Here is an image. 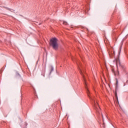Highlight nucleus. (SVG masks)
Wrapping results in <instances>:
<instances>
[{
    "instance_id": "obj_1",
    "label": "nucleus",
    "mask_w": 128,
    "mask_h": 128,
    "mask_svg": "<svg viewBox=\"0 0 128 128\" xmlns=\"http://www.w3.org/2000/svg\"><path fill=\"white\" fill-rule=\"evenodd\" d=\"M49 44L50 46H52L54 50H58V38H52V39H50Z\"/></svg>"
},
{
    "instance_id": "obj_2",
    "label": "nucleus",
    "mask_w": 128,
    "mask_h": 128,
    "mask_svg": "<svg viewBox=\"0 0 128 128\" xmlns=\"http://www.w3.org/2000/svg\"><path fill=\"white\" fill-rule=\"evenodd\" d=\"M116 88H115V92H114V96L116 100H118V78H116Z\"/></svg>"
},
{
    "instance_id": "obj_3",
    "label": "nucleus",
    "mask_w": 128,
    "mask_h": 128,
    "mask_svg": "<svg viewBox=\"0 0 128 128\" xmlns=\"http://www.w3.org/2000/svg\"><path fill=\"white\" fill-rule=\"evenodd\" d=\"M118 64L119 66H121L122 68V70H126V67H124V65H122V64H120V59H116V66H118Z\"/></svg>"
},
{
    "instance_id": "obj_4",
    "label": "nucleus",
    "mask_w": 128,
    "mask_h": 128,
    "mask_svg": "<svg viewBox=\"0 0 128 128\" xmlns=\"http://www.w3.org/2000/svg\"><path fill=\"white\" fill-rule=\"evenodd\" d=\"M20 126L22 128H26V126H28V124L26 123V122H24V123H21Z\"/></svg>"
},
{
    "instance_id": "obj_5",
    "label": "nucleus",
    "mask_w": 128,
    "mask_h": 128,
    "mask_svg": "<svg viewBox=\"0 0 128 128\" xmlns=\"http://www.w3.org/2000/svg\"><path fill=\"white\" fill-rule=\"evenodd\" d=\"M87 94H88V96L90 100H94V99H92V96H90V90H88L87 89Z\"/></svg>"
},
{
    "instance_id": "obj_6",
    "label": "nucleus",
    "mask_w": 128,
    "mask_h": 128,
    "mask_svg": "<svg viewBox=\"0 0 128 128\" xmlns=\"http://www.w3.org/2000/svg\"><path fill=\"white\" fill-rule=\"evenodd\" d=\"M95 106H96V112H98V114H100V110H100V106H98V104L97 103V104H95Z\"/></svg>"
},
{
    "instance_id": "obj_7",
    "label": "nucleus",
    "mask_w": 128,
    "mask_h": 128,
    "mask_svg": "<svg viewBox=\"0 0 128 128\" xmlns=\"http://www.w3.org/2000/svg\"><path fill=\"white\" fill-rule=\"evenodd\" d=\"M50 72L49 73V74H52V72H54V66H50Z\"/></svg>"
},
{
    "instance_id": "obj_8",
    "label": "nucleus",
    "mask_w": 128,
    "mask_h": 128,
    "mask_svg": "<svg viewBox=\"0 0 128 128\" xmlns=\"http://www.w3.org/2000/svg\"><path fill=\"white\" fill-rule=\"evenodd\" d=\"M16 76H18L19 78H21L22 80V82H24V80L22 79V76H20V73H17Z\"/></svg>"
},
{
    "instance_id": "obj_9",
    "label": "nucleus",
    "mask_w": 128,
    "mask_h": 128,
    "mask_svg": "<svg viewBox=\"0 0 128 128\" xmlns=\"http://www.w3.org/2000/svg\"><path fill=\"white\" fill-rule=\"evenodd\" d=\"M63 24H64V26H68V22L66 21H64Z\"/></svg>"
},
{
    "instance_id": "obj_10",
    "label": "nucleus",
    "mask_w": 128,
    "mask_h": 128,
    "mask_svg": "<svg viewBox=\"0 0 128 128\" xmlns=\"http://www.w3.org/2000/svg\"><path fill=\"white\" fill-rule=\"evenodd\" d=\"M120 50H122V48H120V49H119V54H120Z\"/></svg>"
},
{
    "instance_id": "obj_11",
    "label": "nucleus",
    "mask_w": 128,
    "mask_h": 128,
    "mask_svg": "<svg viewBox=\"0 0 128 128\" xmlns=\"http://www.w3.org/2000/svg\"><path fill=\"white\" fill-rule=\"evenodd\" d=\"M80 74L83 76V78H84V76L82 74V71H80Z\"/></svg>"
},
{
    "instance_id": "obj_12",
    "label": "nucleus",
    "mask_w": 128,
    "mask_h": 128,
    "mask_svg": "<svg viewBox=\"0 0 128 128\" xmlns=\"http://www.w3.org/2000/svg\"><path fill=\"white\" fill-rule=\"evenodd\" d=\"M6 9H7V10H11L10 8H6Z\"/></svg>"
},
{
    "instance_id": "obj_13",
    "label": "nucleus",
    "mask_w": 128,
    "mask_h": 128,
    "mask_svg": "<svg viewBox=\"0 0 128 128\" xmlns=\"http://www.w3.org/2000/svg\"><path fill=\"white\" fill-rule=\"evenodd\" d=\"M102 120H104V116L102 115Z\"/></svg>"
},
{
    "instance_id": "obj_14",
    "label": "nucleus",
    "mask_w": 128,
    "mask_h": 128,
    "mask_svg": "<svg viewBox=\"0 0 128 128\" xmlns=\"http://www.w3.org/2000/svg\"><path fill=\"white\" fill-rule=\"evenodd\" d=\"M128 80L126 81V82H128Z\"/></svg>"
},
{
    "instance_id": "obj_15",
    "label": "nucleus",
    "mask_w": 128,
    "mask_h": 128,
    "mask_svg": "<svg viewBox=\"0 0 128 128\" xmlns=\"http://www.w3.org/2000/svg\"><path fill=\"white\" fill-rule=\"evenodd\" d=\"M124 86H126V84H124Z\"/></svg>"
}]
</instances>
